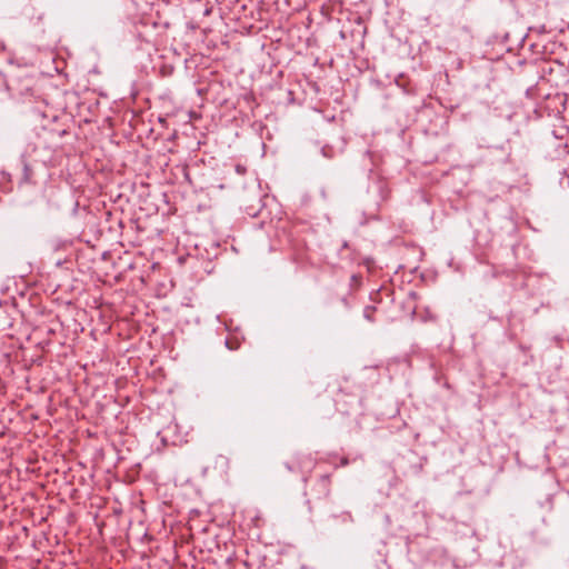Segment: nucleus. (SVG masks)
<instances>
[{
  "label": "nucleus",
  "mask_w": 569,
  "mask_h": 569,
  "mask_svg": "<svg viewBox=\"0 0 569 569\" xmlns=\"http://www.w3.org/2000/svg\"><path fill=\"white\" fill-rule=\"evenodd\" d=\"M347 465H348V459H347V458H343V459L341 460V466H347Z\"/></svg>",
  "instance_id": "nucleus-7"
},
{
  "label": "nucleus",
  "mask_w": 569,
  "mask_h": 569,
  "mask_svg": "<svg viewBox=\"0 0 569 569\" xmlns=\"http://www.w3.org/2000/svg\"><path fill=\"white\" fill-rule=\"evenodd\" d=\"M566 181H567V183H568V186H569V177H567V178H566Z\"/></svg>",
  "instance_id": "nucleus-9"
},
{
  "label": "nucleus",
  "mask_w": 569,
  "mask_h": 569,
  "mask_svg": "<svg viewBox=\"0 0 569 569\" xmlns=\"http://www.w3.org/2000/svg\"><path fill=\"white\" fill-rule=\"evenodd\" d=\"M341 303L345 306V308L347 310H349L351 308V302L348 298V296H343L341 299H340Z\"/></svg>",
  "instance_id": "nucleus-6"
},
{
  "label": "nucleus",
  "mask_w": 569,
  "mask_h": 569,
  "mask_svg": "<svg viewBox=\"0 0 569 569\" xmlns=\"http://www.w3.org/2000/svg\"><path fill=\"white\" fill-rule=\"evenodd\" d=\"M24 179L29 180L31 176V169L27 162H23Z\"/></svg>",
  "instance_id": "nucleus-5"
},
{
  "label": "nucleus",
  "mask_w": 569,
  "mask_h": 569,
  "mask_svg": "<svg viewBox=\"0 0 569 569\" xmlns=\"http://www.w3.org/2000/svg\"><path fill=\"white\" fill-rule=\"evenodd\" d=\"M313 490L316 491L317 499H323L329 497L331 491V480L329 475H322L317 480Z\"/></svg>",
  "instance_id": "nucleus-1"
},
{
  "label": "nucleus",
  "mask_w": 569,
  "mask_h": 569,
  "mask_svg": "<svg viewBox=\"0 0 569 569\" xmlns=\"http://www.w3.org/2000/svg\"><path fill=\"white\" fill-rule=\"evenodd\" d=\"M331 518L333 520H338L342 523H352L353 522V517L349 511H343L339 515H331Z\"/></svg>",
  "instance_id": "nucleus-2"
},
{
  "label": "nucleus",
  "mask_w": 569,
  "mask_h": 569,
  "mask_svg": "<svg viewBox=\"0 0 569 569\" xmlns=\"http://www.w3.org/2000/svg\"><path fill=\"white\" fill-rule=\"evenodd\" d=\"M376 312V307L373 306H367L363 310V317L369 320L373 321V313Z\"/></svg>",
  "instance_id": "nucleus-3"
},
{
  "label": "nucleus",
  "mask_w": 569,
  "mask_h": 569,
  "mask_svg": "<svg viewBox=\"0 0 569 569\" xmlns=\"http://www.w3.org/2000/svg\"><path fill=\"white\" fill-rule=\"evenodd\" d=\"M361 283V276L358 274V273H353L351 277H350V287L351 288H357L359 287Z\"/></svg>",
  "instance_id": "nucleus-4"
},
{
  "label": "nucleus",
  "mask_w": 569,
  "mask_h": 569,
  "mask_svg": "<svg viewBox=\"0 0 569 569\" xmlns=\"http://www.w3.org/2000/svg\"><path fill=\"white\" fill-rule=\"evenodd\" d=\"M286 467H287V469H288V470H290V471H292V470H293V468H292L289 463H287V465H286Z\"/></svg>",
  "instance_id": "nucleus-8"
}]
</instances>
